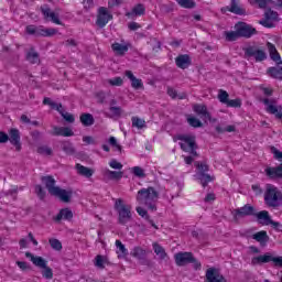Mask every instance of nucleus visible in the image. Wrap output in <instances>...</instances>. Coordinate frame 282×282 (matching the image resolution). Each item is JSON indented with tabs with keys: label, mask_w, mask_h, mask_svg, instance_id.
Segmentation results:
<instances>
[{
	"label": "nucleus",
	"mask_w": 282,
	"mask_h": 282,
	"mask_svg": "<svg viewBox=\"0 0 282 282\" xmlns=\"http://www.w3.org/2000/svg\"><path fill=\"white\" fill-rule=\"evenodd\" d=\"M246 58H254L256 63H263L268 59V53L265 50L259 46H248L243 48Z\"/></svg>",
	"instance_id": "obj_10"
},
{
	"label": "nucleus",
	"mask_w": 282,
	"mask_h": 282,
	"mask_svg": "<svg viewBox=\"0 0 282 282\" xmlns=\"http://www.w3.org/2000/svg\"><path fill=\"white\" fill-rule=\"evenodd\" d=\"M268 76L275 80H282V66H272L267 69Z\"/></svg>",
	"instance_id": "obj_26"
},
{
	"label": "nucleus",
	"mask_w": 282,
	"mask_h": 282,
	"mask_svg": "<svg viewBox=\"0 0 282 282\" xmlns=\"http://www.w3.org/2000/svg\"><path fill=\"white\" fill-rule=\"evenodd\" d=\"M193 110H194L195 113H197V116H199L203 120H212V119H210V112H208V108L206 107V105L196 104V105H194Z\"/></svg>",
	"instance_id": "obj_23"
},
{
	"label": "nucleus",
	"mask_w": 282,
	"mask_h": 282,
	"mask_svg": "<svg viewBox=\"0 0 282 282\" xmlns=\"http://www.w3.org/2000/svg\"><path fill=\"white\" fill-rule=\"evenodd\" d=\"M37 153H40V155H52V150L51 148L43 145L37 148Z\"/></svg>",
	"instance_id": "obj_52"
},
{
	"label": "nucleus",
	"mask_w": 282,
	"mask_h": 282,
	"mask_svg": "<svg viewBox=\"0 0 282 282\" xmlns=\"http://www.w3.org/2000/svg\"><path fill=\"white\" fill-rule=\"evenodd\" d=\"M131 257H134V259H142L143 257H147V250L142 249V247H134L131 252Z\"/></svg>",
	"instance_id": "obj_39"
},
{
	"label": "nucleus",
	"mask_w": 282,
	"mask_h": 282,
	"mask_svg": "<svg viewBox=\"0 0 282 282\" xmlns=\"http://www.w3.org/2000/svg\"><path fill=\"white\" fill-rule=\"evenodd\" d=\"M108 83L112 87H122L124 82L121 79V77H115L112 79H109Z\"/></svg>",
	"instance_id": "obj_49"
},
{
	"label": "nucleus",
	"mask_w": 282,
	"mask_h": 282,
	"mask_svg": "<svg viewBox=\"0 0 282 282\" xmlns=\"http://www.w3.org/2000/svg\"><path fill=\"white\" fill-rule=\"evenodd\" d=\"M194 166H196L197 172L194 175L195 180L202 184L203 188H206L208 186L209 182H213L215 180L210 174H208L209 167L208 164L204 162L196 161L194 163Z\"/></svg>",
	"instance_id": "obj_8"
},
{
	"label": "nucleus",
	"mask_w": 282,
	"mask_h": 282,
	"mask_svg": "<svg viewBox=\"0 0 282 282\" xmlns=\"http://www.w3.org/2000/svg\"><path fill=\"white\" fill-rule=\"evenodd\" d=\"M61 149L66 153V155H75L76 148H74V143L69 141H61Z\"/></svg>",
	"instance_id": "obj_30"
},
{
	"label": "nucleus",
	"mask_w": 282,
	"mask_h": 282,
	"mask_svg": "<svg viewBox=\"0 0 282 282\" xmlns=\"http://www.w3.org/2000/svg\"><path fill=\"white\" fill-rule=\"evenodd\" d=\"M42 184L48 191V195L56 197L63 204H70L72 197H74V191L63 189L59 186H56V180L52 175H46L41 177Z\"/></svg>",
	"instance_id": "obj_1"
},
{
	"label": "nucleus",
	"mask_w": 282,
	"mask_h": 282,
	"mask_svg": "<svg viewBox=\"0 0 282 282\" xmlns=\"http://www.w3.org/2000/svg\"><path fill=\"white\" fill-rule=\"evenodd\" d=\"M109 111L112 113V117L115 118H120V116H122V108L115 106V107H110Z\"/></svg>",
	"instance_id": "obj_50"
},
{
	"label": "nucleus",
	"mask_w": 282,
	"mask_h": 282,
	"mask_svg": "<svg viewBox=\"0 0 282 282\" xmlns=\"http://www.w3.org/2000/svg\"><path fill=\"white\" fill-rule=\"evenodd\" d=\"M25 257L26 259H31L33 265L42 270L43 279H46L48 281H51V279H54V271L52 270V268L47 267V260H45L41 256H34L30 251L25 252Z\"/></svg>",
	"instance_id": "obj_3"
},
{
	"label": "nucleus",
	"mask_w": 282,
	"mask_h": 282,
	"mask_svg": "<svg viewBox=\"0 0 282 282\" xmlns=\"http://www.w3.org/2000/svg\"><path fill=\"white\" fill-rule=\"evenodd\" d=\"M265 173L271 180H274V177L282 178V163L276 167H267Z\"/></svg>",
	"instance_id": "obj_28"
},
{
	"label": "nucleus",
	"mask_w": 282,
	"mask_h": 282,
	"mask_svg": "<svg viewBox=\"0 0 282 282\" xmlns=\"http://www.w3.org/2000/svg\"><path fill=\"white\" fill-rule=\"evenodd\" d=\"M139 263L141 265H147V268H153V262L151 260L147 259V257L140 258Z\"/></svg>",
	"instance_id": "obj_56"
},
{
	"label": "nucleus",
	"mask_w": 282,
	"mask_h": 282,
	"mask_svg": "<svg viewBox=\"0 0 282 282\" xmlns=\"http://www.w3.org/2000/svg\"><path fill=\"white\" fill-rule=\"evenodd\" d=\"M131 87L133 89H142V87H143L142 79H138L137 77H134L131 80Z\"/></svg>",
	"instance_id": "obj_53"
},
{
	"label": "nucleus",
	"mask_w": 282,
	"mask_h": 282,
	"mask_svg": "<svg viewBox=\"0 0 282 282\" xmlns=\"http://www.w3.org/2000/svg\"><path fill=\"white\" fill-rule=\"evenodd\" d=\"M236 31H225V39L229 43H232L235 41H238V39H241V35H239V30L235 29Z\"/></svg>",
	"instance_id": "obj_37"
},
{
	"label": "nucleus",
	"mask_w": 282,
	"mask_h": 282,
	"mask_svg": "<svg viewBox=\"0 0 282 282\" xmlns=\"http://www.w3.org/2000/svg\"><path fill=\"white\" fill-rule=\"evenodd\" d=\"M52 135H63V127L54 126Z\"/></svg>",
	"instance_id": "obj_64"
},
{
	"label": "nucleus",
	"mask_w": 282,
	"mask_h": 282,
	"mask_svg": "<svg viewBox=\"0 0 282 282\" xmlns=\"http://www.w3.org/2000/svg\"><path fill=\"white\" fill-rule=\"evenodd\" d=\"M111 47L116 52V54H118L119 56H124V54H127V52H129V46H127L124 44H120L118 42H115L111 45Z\"/></svg>",
	"instance_id": "obj_34"
},
{
	"label": "nucleus",
	"mask_w": 282,
	"mask_h": 282,
	"mask_svg": "<svg viewBox=\"0 0 282 282\" xmlns=\"http://www.w3.org/2000/svg\"><path fill=\"white\" fill-rule=\"evenodd\" d=\"M252 239L258 241L260 246H267L268 241H270V236H268V231L261 230L252 235Z\"/></svg>",
	"instance_id": "obj_25"
},
{
	"label": "nucleus",
	"mask_w": 282,
	"mask_h": 282,
	"mask_svg": "<svg viewBox=\"0 0 282 282\" xmlns=\"http://www.w3.org/2000/svg\"><path fill=\"white\" fill-rule=\"evenodd\" d=\"M272 262L276 268H282V256L274 257L272 253L267 252L262 256L253 257L251 259L252 265H263V263Z\"/></svg>",
	"instance_id": "obj_9"
},
{
	"label": "nucleus",
	"mask_w": 282,
	"mask_h": 282,
	"mask_svg": "<svg viewBox=\"0 0 282 282\" xmlns=\"http://www.w3.org/2000/svg\"><path fill=\"white\" fill-rule=\"evenodd\" d=\"M109 166H110L111 169L117 170V171H121V169H122V163L117 162L116 159H113V160H111V161L109 162Z\"/></svg>",
	"instance_id": "obj_55"
},
{
	"label": "nucleus",
	"mask_w": 282,
	"mask_h": 282,
	"mask_svg": "<svg viewBox=\"0 0 282 282\" xmlns=\"http://www.w3.org/2000/svg\"><path fill=\"white\" fill-rule=\"evenodd\" d=\"M26 61H30L32 65L36 64L39 62V53L31 48V52L26 54Z\"/></svg>",
	"instance_id": "obj_45"
},
{
	"label": "nucleus",
	"mask_w": 282,
	"mask_h": 282,
	"mask_svg": "<svg viewBox=\"0 0 282 282\" xmlns=\"http://www.w3.org/2000/svg\"><path fill=\"white\" fill-rule=\"evenodd\" d=\"M267 50L269 52V56L275 65L278 63H281V54H279V51L276 50V46L270 42L267 43Z\"/></svg>",
	"instance_id": "obj_24"
},
{
	"label": "nucleus",
	"mask_w": 282,
	"mask_h": 282,
	"mask_svg": "<svg viewBox=\"0 0 282 282\" xmlns=\"http://www.w3.org/2000/svg\"><path fill=\"white\" fill-rule=\"evenodd\" d=\"M105 260L102 259V256H97L96 257V262H95V265L97 267V268H105Z\"/></svg>",
	"instance_id": "obj_62"
},
{
	"label": "nucleus",
	"mask_w": 282,
	"mask_h": 282,
	"mask_svg": "<svg viewBox=\"0 0 282 282\" xmlns=\"http://www.w3.org/2000/svg\"><path fill=\"white\" fill-rule=\"evenodd\" d=\"M261 102L265 105V111L268 113H272V116H275L278 120H282V106L276 107V99L264 98L261 99Z\"/></svg>",
	"instance_id": "obj_13"
},
{
	"label": "nucleus",
	"mask_w": 282,
	"mask_h": 282,
	"mask_svg": "<svg viewBox=\"0 0 282 282\" xmlns=\"http://www.w3.org/2000/svg\"><path fill=\"white\" fill-rule=\"evenodd\" d=\"M40 10L46 21L50 20L52 21V23H55L56 25H63V22L61 21V19H58V14L52 11L50 4H42L40 7Z\"/></svg>",
	"instance_id": "obj_16"
},
{
	"label": "nucleus",
	"mask_w": 282,
	"mask_h": 282,
	"mask_svg": "<svg viewBox=\"0 0 282 282\" xmlns=\"http://www.w3.org/2000/svg\"><path fill=\"white\" fill-rule=\"evenodd\" d=\"M271 152L273 153L275 160H279L280 162H282V152L281 151H279L274 147H271Z\"/></svg>",
	"instance_id": "obj_59"
},
{
	"label": "nucleus",
	"mask_w": 282,
	"mask_h": 282,
	"mask_svg": "<svg viewBox=\"0 0 282 282\" xmlns=\"http://www.w3.org/2000/svg\"><path fill=\"white\" fill-rule=\"evenodd\" d=\"M230 95H228V91L220 89L218 91V100L219 102H221L223 105H227V102L230 100Z\"/></svg>",
	"instance_id": "obj_42"
},
{
	"label": "nucleus",
	"mask_w": 282,
	"mask_h": 282,
	"mask_svg": "<svg viewBox=\"0 0 282 282\" xmlns=\"http://www.w3.org/2000/svg\"><path fill=\"white\" fill-rule=\"evenodd\" d=\"M17 193H18V189L15 187V188L9 189L7 192H2L0 195H1V197H8L10 195L11 197H13V199H17Z\"/></svg>",
	"instance_id": "obj_51"
},
{
	"label": "nucleus",
	"mask_w": 282,
	"mask_h": 282,
	"mask_svg": "<svg viewBox=\"0 0 282 282\" xmlns=\"http://www.w3.org/2000/svg\"><path fill=\"white\" fill-rule=\"evenodd\" d=\"M9 142L15 147L17 151H21V132L19 129L13 128L9 132Z\"/></svg>",
	"instance_id": "obj_21"
},
{
	"label": "nucleus",
	"mask_w": 282,
	"mask_h": 282,
	"mask_svg": "<svg viewBox=\"0 0 282 282\" xmlns=\"http://www.w3.org/2000/svg\"><path fill=\"white\" fill-rule=\"evenodd\" d=\"M79 120L84 127H91L96 122V119H94V115L88 112L82 113Z\"/></svg>",
	"instance_id": "obj_29"
},
{
	"label": "nucleus",
	"mask_w": 282,
	"mask_h": 282,
	"mask_svg": "<svg viewBox=\"0 0 282 282\" xmlns=\"http://www.w3.org/2000/svg\"><path fill=\"white\" fill-rule=\"evenodd\" d=\"M153 250H154L155 254L159 257V259H161L162 261H164V259H166V257H169L166 254V251L164 250V247L160 246L158 242L153 243Z\"/></svg>",
	"instance_id": "obj_38"
},
{
	"label": "nucleus",
	"mask_w": 282,
	"mask_h": 282,
	"mask_svg": "<svg viewBox=\"0 0 282 282\" xmlns=\"http://www.w3.org/2000/svg\"><path fill=\"white\" fill-rule=\"evenodd\" d=\"M116 248H117L118 259H126L129 256V250H127V247H124L122 241L116 240Z\"/></svg>",
	"instance_id": "obj_32"
},
{
	"label": "nucleus",
	"mask_w": 282,
	"mask_h": 282,
	"mask_svg": "<svg viewBox=\"0 0 282 282\" xmlns=\"http://www.w3.org/2000/svg\"><path fill=\"white\" fill-rule=\"evenodd\" d=\"M270 21H279V13L272 9L264 12V19L260 20L259 23L263 28H274V24Z\"/></svg>",
	"instance_id": "obj_18"
},
{
	"label": "nucleus",
	"mask_w": 282,
	"mask_h": 282,
	"mask_svg": "<svg viewBox=\"0 0 282 282\" xmlns=\"http://www.w3.org/2000/svg\"><path fill=\"white\" fill-rule=\"evenodd\" d=\"M187 122L189 127H193L194 129H200V127H204V123L195 117H189L187 118Z\"/></svg>",
	"instance_id": "obj_43"
},
{
	"label": "nucleus",
	"mask_w": 282,
	"mask_h": 282,
	"mask_svg": "<svg viewBox=\"0 0 282 282\" xmlns=\"http://www.w3.org/2000/svg\"><path fill=\"white\" fill-rule=\"evenodd\" d=\"M15 263H17L18 268H20V270H23V271L32 270L30 264H28V262H25V261H17Z\"/></svg>",
	"instance_id": "obj_58"
},
{
	"label": "nucleus",
	"mask_w": 282,
	"mask_h": 282,
	"mask_svg": "<svg viewBox=\"0 0 282 282\" xmlns=\"http://www.w3.org/2000/svg\"><path fill=\"white\" fill-rule=\"evenodd\" d=\"M160 199V192L154 187L149 186L148 188H141L137 194V202L148 206L149 210H158L155 202Z\"/></svg>",
	"instance_id": "obj_2"
},
{
	"label": "nucleus",
	"mask_w": 282,
	"mask_h": 282,
	"mask_svg": "<svg viewBox=\"0 0 282 282\" xmlns=\"http://www.w3.org/2000/svg\"><path fill=\"white\" fill-rule=\"evenodd\" d=\"M177 140H181L184 143H180V147L182 151L185 153H189L194 158H198L199 154L197 153V149H199V145H197L196 137L195 135H188V134H178Z\"/></svg>",
	"instance_id": "obj_6"
},
{
	"label": "nucleus",
	"mask_w": 282,
	"mask_h": 282,
	"mask_svg": "<svg viewBox=\"0 0 282 282\" xmlns=\"http://www.w3.org/2000/svg\"><path fill=\"white\" fill-rule=\"evenodd\" d=\"M235 30H238L240 39H252L257 34V29L246 22H238L235 24Z\"/></svg>",
	"instance_id": "obj_12"
},
{
	"label": "nucleus",
	"mask_w": 282,
	"mask_h": 282,
	"mask_svg": "<svg viewBox=\"0 0 282 282\" xmlns=\"http://www.w3.org/2000/svg\"><path fill=\"white\" fill-rule=\"evenodd\" d=\"M26 34L32 36H54L56 34V29H43V26L28 25Z\"/></svg>",
	"instance_id": "obj_14"
},
{
	"label": "nucleus",
	"mask_w": 282,
	"mask_h": 282,
	"mask_svg": "<svg viewBox=\"0 0 282 282\" xmlns=\"http://www.w3.org/2000/svg\"><path fill=\"white\" fill-rule=\"evenodd\" d=\"M264 204L269 208H279V206H282V194L274 185H267Z\"/></svg>",
	"instance_id": "obj_7"
},
{
	"label": "nucleus",
	"mask_w": 282,
	"mask_h": 282,
	"mask_svg": "<svg viewBox=\"0 0 282 282\" xmlns=\"http://www.w3.org/2000/svg\"><path fill=\"white\" fill-rule=\"evenodd\" d=\"M253 217L257 218L258 224H261V226H270V220L272 219L268 210L256 212Z\"/></svg>",
	"instance_id": "obj_22"
},
{
	"label": "nucleus",
	"mask_w": 282,
	"mask_h": 282,
	"mask_svg": "<svg viewBox=\"0 0 282 282\" xmlns=\"http://www.w3.org/2000/svg\"><path fill=\"white\" fill-rule=\"evenodd\" d=\"M220 12L221 14L231 12L232 14H238V17H246V9L239 7V2L237 0H231L230 7H223Z\"/></svg>",
	"instance_id": "obj_17"
},
{
	"label": "nucleus",
	"mask_w": 282,
	"mask_h": 282,
	"mask_svg": "<svg viewBox=\"0 0 282 282\" xmlns=\"http://www.w3.org/2000/svg\"><path fill=\"white\" fill-rule=\"evenodd\" d=\"M105 177H108V180H122V176L124 175L123 172H118V171H111V170H106L104 173Z\"/></svg>",
	"instance_id": "obj_36"
},
{
	"label": "nucleus",
	"mask_w": 282,
	"mask_h": 282,
	"mask_svg": "<svg viewBox=\"0 0 282 282\" xmlns=\"http://www.w3.org/2000/svg\"><path fill=\"white\" fill-rule=\"evenodd\" d=\"M256 212L257 209L254 208V206L250 204H246L240 208H236L232 212L234 221H239V219H243L245 217H254Z\"/></svg>",
	"instance_id": "obj_11"
},
{
	"label": "nucleus",
	"mask_w": 282,
	"mask_h": 282,
	"mask_svg": "<svg viewBox=\"0 0 282 282\" xmlns=\"http://www.w3.org/2000/svg\"><path fill=\"white\" fill-rule=\"evenodd\" d=\"M48 243L51 246V248L53 250H57V251H61L63 250V243L61 242V240L56 239V238H51L48 240Z\"/></svg>",
	"instance_id": "obj_44"
},
{
	"label": "nucleus",
	"mask_w": 282,
	"mask_h": 282,
	"mask_svg": "<svg viewBox=\"0 0 282 282\" xmlns=\"http://www.w3.org/2000/svg\"><path fill=\"white\" fill-rule=\"evenodd\" d=\"M144 12H147L144 4L139 3V4L134 6L132 11L128 12L126 14V17H142V15H144Z\"/></svg>",
	"instance_id": "obj_33"
},
{
	"label": "nucleus",
	"mask_w": 282,
	"mask_h": 282,
	"mask_svg": "<svg viewBox=\"0 0 282 282\" xmlns=\"http://www.w3.org/2000/svg\"><path fill=\"white\" fill-rule=\"evenodd\" d=\"M75 169L78 173V175H83L84 177H91V175H94V170L85 166V165H82L80 163H77L75 165Z\"/></svg>",
	"instance_id": "obj_31"
},
{
	"label": "nucleus",
	"mask_w": 282,
	"mask_h": 282,
	"mask_svg": "<svg viewBox=\"0 0 282 282\" xmlns=\"http://www.w3.org/2000/svg\"><path fill=\"white\" fill-rule=\"evenodd\" d=\"M113 208L118 213V224L127 226L132 217L131 205L124 204L122 198H117Z\"/></svg>",
	"instance_id": "obj_4"
},
{
	"label": "nucleus",
	"mask_w": 282,
	"mask_h": 282,
	"mask_svg": "<svg viewBox=\"0 0 282 282\" xmlns=\"http://www.w3.org/2000/svg\"><path fill=\"white\" fill-rule=\"evenodd\" d=\"M10 140V135L8 133L0 131V144H6Z\"/></svg>",
	"instance_id": "obj_61"
},
{
	"label": "nucleus",
	"mask_w": 282,
	"mask_h": 282,
	"mask_svg": "<svg viewBox=\"0 0 282 282\" xmlns=\"http://www.w3.org/2000/svg\"><path fill=\"white\" fill-rule=\"evenodd\" d=\"M176 3L181 6V8H185L187 10H193L195 8L196 3L193 0H176Z\"/></svg>",
	"instance_id": "obj_40"
},
{
	"label": "nucleus",
	"mask_w": 282,
	"mask_h": 282,
	"mask_svg": "<svg viewBox=\"0 0 282 282\" xmlns=\"http://www.w3.org/2000/svg\"><path fill=\"white\" fill-rule=\"evenodd\" d=\"M205 276L207 282H228L217 268L207 269Z\"/></svg>",
	"instance_id": "obj_19"
},
{
	"label": "nucleus",
	"mask_w": 282,
	"mask_h": 282,
	"mask_svg": "<svg viewBox=\"0 0 282 282\" xmlns=\"http://www.w3.org/2000/svg\"><path fill=\"white\" fill-rule=\"evenodd\" d=\"M74 135V131L70 130L69 127H63V137L64 138H72Z\"/></svg>",
	"instance_id": "obj_60"
},
{
	"label": "nucleus",
	"mask_w": 282,
	"mask_h": 282,
	"mask_svg": "<svg viewBox=\"0 0 282 282\" xmlns=\"http://www.w3.org/2000/svg\"><path fill=\"white\" fill-rule=\"evenodd\" d=\"M111 19H113V15L109 13V10L105 7H100L97 13L96 25L102 29L109 21H111Z\"/></svg>",
	"instance_id": "obj_15"
},
{
	"label": "nucleus",
	"mask_w": 282,
	"mask_h": 282,
	"mask_svg": "<svg viewBox=\"0 0 282 282\" xmlns=\"http://www.w3.org/2000/svg\"><path fill=\"white\" fill-rule=\"evenodd\" d=\"M137 213L143 219H147V221H149V224H151V226L158 230V226L155 225V223H153V220L151 219V216H149V212H147V209H144L142 207H137Z\"/></svg>",
	"instance_id": "obj_35"
},
{
	"label": "nucleus",
	"mask_w": 282,
	"mask_h": 282,
	"mask_svg": "<svg viewBox=\"0 0 282 282\" xmlns=\"http://www.w3.org/2000/svg\"><path fill=\"white\" fill-rule=\"evenodd\" d=\"M74 218V213L69 208H63L59 210L57 216L55 217V221H61L62 219H66L67 221Z\"/></svg>",
	"instance_id": "obj_27"
},
{
	"label": "nucleus",
	"mask_w": 282,
	"mask_h": 282,
	"mask_svg": "<svg viewBox=\"0 0 282 282\" xmlns=\"http://www.w3.org/2000/svg\"><path fill=\"white\" fill-rule=\"evenodd\" d=\"M175 64L178 69H188L193 65V61L191 59V55L181 54L175 58Z\"/></svg>",
	"instance_id": "obj_20"
},
{
	"label": "nucleus",
	"mask_w": 282,
	"mask_h": 282,
	"mask_svg": "<svg viewBox=\"0 0 282 282\" xmlns=\"http://www.w3.org/2000/svg\"><path fill=\"white\" fill-rule=\"evenodd\" d=\"M227 107H234L235 109H239L241 107V99H229L226 104Z\"/></svg>",
	"instance_id": "obj_47"
},
{
	"label": "nucleus",
	"mask_w": 282,
	"mask_h": 282,
	"mask_svg": "<svg viewBox=\"0 0 282 282\" xmlns=\"http://www.w3.org/2000/svg\"><path fill=\"white\" fill-rule=\"evenodd\" d=\"M132 173L135 175V177H147V174L144 173V170L140 166L132 167Z\"/></svg>",
	"instance_id": "obj_48"
},
{
	"label": "nucleus",
	"mask_w": 282,
	"mask_h": 282,
	"mask_svg": "<svg viewBox=\"0 0 282 282\" xmlns=\"http://www.w3.org/2000/svg\"><path fill=\"white\" fill-rule=\"evenodd\" d=\"M174 261L178 268H184V265H188V263H193L194 270H202V262L195 258L193 252L181 251L175 253Z\"/></svg>",
	"instance_id": "obj_5"
},
{
	"label": "nucleus",
	"mask_w": 282,
	"mask_h": 282,
	"mask_svg": "<svg viewBox=\"0 0 282 282\" xmlns=\"http://www.w3.org/2000/svg\"><path fill=\"white\" fill-rule=\"evenodd\" d=\"M122 6V0H110L108 2V8H118Z\"/></svg>",
	"instance_id": "obj_63"
},
{
	"label": "nucleus",
	"mask_w": 282,
	"mask_h": 282,
	"mask_svg": "<svg viewBox=\"0 0 282 282\" xmlns=\"http://www.w3.org/2000/svg\"><path fill=\"white\" fill-rule=\"evenodd\" d=\"M132 127H135L137 129H144L147 128V121L139 117H132Z\"/></svg>",
	"instance_id": "obj_41"
},
{
	"label": "nucleus",
	"mask_w": 282,
	"mask_h": 282,
	"mask_svg": "<svg viewBox=\"0 0 282 282\" xmlns=\"http://www.w3.org/2000/svg\"><path fill=\"white\" fill-rule=\"evenodd\" d=\"M62 118H64V120L66 122H69L70 124L75 122V118L74 115L69 113V112H64V115H62Z\"/></svg>",
	"instance_id": "obj_57"
},
{
	"label": "nucleus",
	"mask_w": 282,
	"mask_h": 282,
	"mask_svg": "<svg viewBox=\"0 0 282 282\" xmlns=\"http://www.w3.org/2000/svg\"><path fill=\"white\" fill-rule=\"evenodd\" d=\"M96 97H97V102H99V105H105V102H107V94L97 93Z\"/></svg>",
	"instance_id": "obj_54"
},
{
	"label": "nucleus",
	"mask_w": 282,
	"mask_h": 282,
	"mask_svg": "<svg viewBox=\"0 0 282 282\" xmlns=\"http://www.w3.org/2000/svg\"><path fill=\"white\" fill-rule=\"evenodd\" d=\"M35 195H37L39 199H41V202H43V199H45L47 193L45 192V189H43V186L35 185Z\"/></svg>",
	"instance_id": "obj_46"
}]
</instances>
